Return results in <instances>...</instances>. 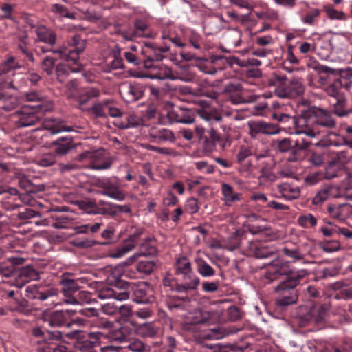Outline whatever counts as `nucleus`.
<instances>
[{
	"label": "nucleus",
	"mask_w": 352,
	"mask_h": 352,
	"mask_svg": "<svg viewBox=\"0 0 352 352\" xmlns=\"http://www.w3.org/2000/svg\"><path fill=\"white\" fill-rule=\"evenodd\" d=\"M308 275L307 270H292L287 263L273 261L265 273L270 282L280 280L275 291L278 294L277 304L285 306L294 304L298 299L296 287L305 280Z\"/></svg>",
	"instance_id": "obj_1"
},
{
	"label": "nucleus",
	"mask_w": 352,
	"mask_h": 352,
	"mask_svg": "<svg viewBox=\"0 0 352 352\" xmlns=\"http://www.w3.org/2000/svg\"><path fill=\"white\" fill-rule=\"evenodd\" d=\"M58 289L44 284H31L25 287L24 298L15 299L11 307L12 311L28 316L34 309L44 306L54 307Z\"/></svg>",
	"instance_id": "obj_2"
},
{
	"label": "nucleus",
	"mask_w": 352,
	"mask_h": 352,
	"mask_svg": "<svg viewBox=\"0 0 352 352\" xmlns=\"http://www.w3.org/2000/svg\"><path fill=\"white\" fill-rule=\"evenodd\" d=\"M130 292L132 299L139 304H148L154 300L153 290L151 285L146 282H139L135 284L116 279L115 283L111 286H104L98 292V297L100 299L114 298L117 300H125L129 298Z\"/></svg>",
	"instance_id": "obj_3"
},
{
	"label": "nucleus",
	"mask_w": 352,
	"mask_h": 352,
	"mask_svg": "<svg viewBox=\"0 0 352 352\" xmlns=\"http://www.w3.org/2000/svg\"><path fill=\"white\" fill-rule=\"evenodd\" d=\"M305 120V134L310 138L317 136H336L333 130L337 127V120L333 112L305 103V110L302 111Z\"/></svg>",
	"instance_id": "obj_4"
},
{
	"label": "nucleus",
	"mask_w": 352,
	"mask_h": 352,
	"mask_svg": "<svg viewBox=\"0 0 352 352\" xmlns=\"http://www.w3.org/2000/svg\"><path fill=\"white\" fill-rule=\"evenodd\" d=\"M37 40L47 44V46H41L40 50L45 53H52L58 56H69L73 60L77 58L76 52H83L85 47V41L80 36L76 34L69 41L68 46L56 47L57 41L56 33L52 29L44 25H39L35 30Z\"/></svg>",
	"instance_id": "obj_5"
},
{
	"label": "nucleus",
	"mask_w": 352,
	"mask_h": 352,
	"mask_svg": "<svg viewBox=\"0 0 352 352\" xmlns=\"http://www.w3.org/2000/svg\"><path fill=\"white\" fill-rule=\"evenodd\" d=\"M31 343L35 352H69L63 345L52 347L54 341L65 340L61 331L58 330H43L37 327L32 330Z\"/></svg>",
	"instance_id": "obj_6"
},
{
	"label": "nucleus",
	"mask_w": 352,
	"mask_h": 352,
	"mask_svg": "<svg viewBox=\"0 0 352 352\" xmlns=\"http://www.w3.org/2000/svg\"><path fill=\"white\" fill-rule=\"evenodd\" d=\"M67 338L72 340V344L80 352H96L93 348L99 344L104 334L100 331H85L75 330L65 334Z\"/></svg>",
	"instance_id": "obj_7"
},
{
	"label": "nucleus",
	"mask_w": 352,
	"mask_h": 352,
	"mask_svg": "<svg viewBox=\"0 0 352 352\" xmlns=\"http://www.w3.org/2000/svg\"><path fill=\"white\" fill-rule=\"evenodd\" d=\"M141 53L144 57L143 67L151 68L156 66L155 63H159L169 55H173L170 45L165 42L163 45H157L154 42H145L144 46L141 47Z\"/></svg>",
	"instance_id": "obj_8"
},
{
	"label": "nucleus",
	"mask_w": 352,
	"mask_h": 352,
	"mask_svg": "<svg viewBox=\"0 0 352 352\" xmlns=\"http://www.w3.org/2000/svg\"><path fill=\"white\" fill-rule=\"evenodd\" d=\"M195 136L199 139L204 152L207 153H212L215 149L217 144L221 148H225L226 146L225 138L212 128L206 131L203 127L196 126Z\"/></svg>",
	"instance_id": "obj_9"
},
{
	"label": "nucleus",
	"mask_w": 352,
	"mask_h": 352,
	"mask_svg": "<svg viewBox=\"0 0 352 352\" xmlns=\"http://www.w3.org/2000/svg\"><path fill=\"white\" fill-rule=\"evenodd\" d=\"M97 186L101 189V195L109 197L116 201H122L125 199L126 194L122 190L120 179L117 177L99 178L96 182Z\"/></svg>",
	"instance_id": "obj_10"
},
{
	"label": "nucleus",
	"mask_w": 352,
	"mask_h": 352,
	"mask_svg": "<svg viewBox=\"0 0 352 352\" xmlns=\"http://www.w3.org/2000/svg\"><path fill=\"white\" fill-rule=\"evenodd\" d=\"M304 91L303 79L298 77L285 79L276 89V95L282 98H296L301 96Z\"/></svg>",
	"instance_id": "obj_11"
},
{
	"label": "nucleus",
	"mask_w": 352,
	"mask_h": 352,
	"mask_svg": "<svg viewBox=\"0 0 352 352\" xmlns=\"http://www.w3.org/2000/svg\"><path fill=\"white\" fill-rule=\"evenodd\" d=\"M302 110H305V103L304 102L298 107V116H290L288 114L276 111L272 113V117L281 123L292 124L296 129L295 133L302 134L305 133V118L302 115Z\"/></svg>",
	"instance_id": "obj_12"
},
{
	"label": "nucleus",
	"mask_w": 352,
	"mask_h": 352,
	"mask_svg": "<svg viewBox=\"0 0 352 352\" xmlns=\"http://www.w3.org/2000/svg\"><path fill=\"white\" fill-rule=\"evenodd\" d=\"M26 258L21 255H8L0 248V275L10 277L12 276L18 266L25 264Z\"/></svg>",
	"instance_id": "obj_13"
},
{
	"label": "nucleus",
	"mask_w": 352,
	"mask_h": 352,
	"mask_svg": "<svg viewBox=\"0 0 352 352\" xmlns=\"http://www.w3.org/2000/svg\"><path fill=\"white\" fill-rule=\"evenodd\" d=\"M89 112L96 118H107L108 116L116 118L122 114L120 109L116 107L114 102L110 99L95 102L89 109Z\"/></svg>",
	"instance_id": "obj_14"
},
{
	"label": "nucleus",
	"mask_w": 352,
	"mask_h": 352,
	"mask_svg": "<svg viewBox=\"0 0 352 352\" xmlns=\"http://www.w3.org/2000/svg\"><path fill=\"white\" fill-rule=\"evenodd\" d=\"M23 99L27 102L35 103V104L28 107L38 113L48 112L54 108L52 101L40 91L26 92L23 96Z\"/></svg>",
	"instance_id": "obj_15"
},
{
	"label": "nucleus",
	"mask_w": 352,
	"mask_h": 352,
	"mask_svg": "<svg viewBox=\"0 0 352 352\" xmlns=\"http://www.w3.org/2000/svg\"><path fill=\"white\" fill-rule=\"evenodd\" d=\"M38 113L29 107H23L13 114V122L19 128L33 126L38 123L41 119Z\"/></svg>",
	"instance_id": "obj_16"
},
{
	"label": "nucleus",
	"mask_w": 352,
	"mask_h": 352,
	"mask_svg": "<svg viewBox=\"0 0 352 352\" xmlns=\"http://www.w3.org/2000/svg\"><path fill=\"white\" fill-rule=\"evenodd\" d=\"M80 160H88L94 170H106L111 166L112 162L106 157L104 151H85L79 155Z\"/></svg>",
	"instance_id": "obj_17"
},
{
	"label": "nucleus",
	"mask_w": 352,
	"mask_h": 352,
	"mask_svg": "<svg viewBox=\"0 0 352 352\" xmlns=\"http://www.w3.org/2000/svg\"><path fill=\"white\" fill-rule=\"evenodd\" d=\"M19 186L23 190H26L25 193H20L15 188H5L3 186H0V195H6V197L8 198L10 195L16 196L19 199L23 204H28L32 199V184L30 180L23 177L20 178L18 182Z\"/></svg>",
	"instance_id": "obj_18"
},
{
	"label": "nucleus",
	"mask_w": 352,
	"mask_h": 352,
	"mask_svg": "<svg viewBox=\"0 0 352 352\" xmlns=\"http://www.w3.org/2000/svg\"><path fill=\"white\" fill-rule=\"evenodd\" d=\"M77 58L73 60L69 56H58L60 59H63L67 62V65L57 64L54 72L56 74L58 80L63 82L66 77L70 72H78L82 69V65L79 62V55L82 52H76Z\"/></svg>",
	"instance_id": "obj_19"
},
{
	"label": "nucleus",
	"mask_w": 352,
	"mask_h": 352,
	"mask_svg": "<svg viewBox=\"0 0 352 352\" xmlns=\"http://www.w3.org/2000/svg\"><path fill=\"white\" fill-rule=\"evenodd\" d=\"M197 114L198 110L177 107L168 111L167 118L170 122L188 124L194 122Z\"/></svg>",
	"instance_id": "obj_20"
},
{
	"label": "nucleus",
	"mask_w": 352,
	"mask_h": 352,
	"mask_svg": "<svg viewBox=\"0 0 352 352\" xmlns=\"http://www.w3.org/2000/svg\"><path fill=\"white\" fill-rule=\"evenodd\" d=\"M123 37L126 40H133L137 37H153L147 19H136L133 22V28L124 32Z\"/></svg>",
	"instance_id": "obj_21"
},
{
	"label": "nucleus",
	"mask_w": 352,
	"mask_h": 352,
	"mask_svg": "<svg viewBox=\"0 0 352 352\" xmlns=\"http://www.w3.org/2000/svg\"><path fill=\"white\" fill-rule=\"evenodd\" d=\"M144 233V229L138 228L131 234L120 246H118L114 252L111 253L113 258H120L126 253L131 252L136 245H138L142 241L140 237Z\"/></svg>",
	"instance_id": "obj_22"
},
{
	"label": "nucleus",
	"mask_w": 352,
	"mask_h": 352,
	"mask_svg": "<svg viewBox=\"0 0 352 352\" xmlns=\"http://www.w3.org/2000/svg\"><path fill=\"white\" fill-rule=\"evenodd\" d=\"M88 213L96 214L115 216L117 211L113 210L114 204L99 200L98 202H82L80 205Z\"/></svg>",
	"instance_id": "obj_23"
},
{
	"label": "nucleus",
	"mask_w": 352,
	"mask_h": 352,
	"mask_svg": "<svg viewBox=\"0 0 352 352\" xmlns=\"http://www.w3.org/2000/svg\"><path fill=\"white\" fill-rule=\"evenodd\" d=\"M156 268V263L154 261H141L135 264L134 268H129L126 270V276L131 278H144L152 274Z\"/></svg>",
	"instance_id": "obj_24"
},
{
	"label": "nucleus",
	"mask_w": 352,
	"mask_h": 352,
	"mask_svg": "<svg viewBox=\"0 0 352 352\" xmlns=\"http://www.w3.org/2000/svg\"><path fill=\"white\" fill-rule=\"evenodd\" d=\"M179 276V285L177 286L179 294H188L192 292H195L201 283L199 277L194 271L180 275Z\"/></svg>",
	"instance_id": "obj_25"
},
{
	"label": "nucleus",
	"mask_w": 352,
	"mask_h": 352,
	"mask_svg": "<svg viewBox=\"0 0 352 352\" xmlns=\"http://www.w3.org/2000/svg\"><path fill=\"white\" fill-rule=\"evenodd\" d=\"M210 63L214 65V68L204 71L206 74H214L217 70H222L226 69V65L232 67L233 65H238L243 66L244 64L241 63V60L235 56L226 57L221 55H212L210 57Z\"/></svg>",
	"instance_id": "obj_26"
},
{
	"label": "nucleus",
	"mask_w": 352,
	"mask_h": 352,
	"mask_svg": "<svg viewBox=\"0 0 352 352\" xmlns=\"http://www.w3.org/2000/svg\"><path fill=\"white\" fill-rule=\"evenodd\" d=\"M59 283L61 286V292L64 296L63 301L66 304L72 305L70 299L76 296V294L80 288L78 280L64 276L60 280Z\"/></svg>",
	"instance_id": "obj_27"
},
{
	"label": "nucleus",
	"mask_w": 352,
	"mask_h": 352,
	"mask_svg": "<svg viewBox=\"0 0 352 352\" xmlns=\"http://www.w3.org/2000/svg\"><path fill=\"white\" fill-rule=\"evenodd\" d=\"M18 266L16 268L15 273L17 277V287L20 288L23 286L26 283L33 280H38L39 278V272L32 265H27L25 267H20Z\"/></svg>",
	"instance_id": "obj_28"
},
{
	"label": "nucleus",
	"mask_w": 352,
	"mask_h": 352,
	"mask_svg": "<svg viewBox=\"0 0 352 352\" xmlns=\"http://www.w3.org/2000/svg\"><path fill=\"white\" fill-rule=\"evenodd\" d=\"M136 327L133 322H125L120 328L111 332L110 338L119 342L127 343L135 334Z\"/></svg>",
	"instance_id": "obj_29"
},
{
	"label": "nucleus",
	"mask_w": 352,
	"mask_h": 352,
	"mask_svg": "<svg viewBox=\"0 0 352 352\" xmlns=\"http://www.w3.org/2000/svg\"><path fill=\"white\" fill-rule=\"evenodd\" d=\"M148 135L151 141L157 144L166 142H173L175 141V135L172 131L162 126L151 127L148 131Z\"/></svg>",
	"instance_id": "obj_30"
},
{
	"label": "nucleus",
	"mask_w": 352,
	"mask_h": 352,
	"mask_svg": "<svg viewBox=\"0 0 352 352\" xmlns=\"http://www.w3.org/2000/svg\"><path fill=\"white\" fill-rule=\"evenodd\" d=\"M196 102L202 107L198 109V115L204 120L211 122H219L222 120V114L216 109H210L207 101L198 100Z\"/></svg>",
	"instance_id": "obj_31"
},
{
	"label": "nucleus",
	"mask_w": 352,
	"mask_h": 352,
	"mask_svg": "<svg viewBox=\"0 0 352 352\" xmlns=\"http://www.w3.org/2000/svg\"><path fill=\"white\" fill-rule=\"evenodd\" d=\"M250 251L258 258H265L276 256L275 248L263 243L252 242L250 244Z\"/></svg>",
	"instance_id": "obj_32"
},
{
	"label": "nucleus",
	"mask_w": 352,
	"mask_h": 352,
	"mask_svg": "<svg viewBox=\"0 0 352 352\" xmlns=\"http://www.w3.org/2000/svg\"><path fill=\"white\" fill-rule=\"evenodd\" d=\"M70 313L68 311H55L47 316L46 321L52 327L70 326Z\"/></svg>",
	"instance_id": "obj_33"
},
{
	"label": "nucleus",
	"mask_w": 352,
	"mask_h": 352,
	"mask_svg": "<svg viewBox=\"0 0 352 352\" xmlns=\"http://www.w3.org/2000/svg\"><path fill=\"white\" fill-rule=\"evenodd\" d=\"M327 212L331 217L339 220H344L352 216V206L349 204H343L338 206L329 204Z\"/></svg>",
	"instance_id": "obj_34"
},
{
	"label": "nucleus",
	"mask_w": 352,
	"mask_h": 352,
	"mask_svg": "<svg viewBox=\"0 0 352 352\" xmlns=\"http://www.w3.org/2000/svg\"><path fill=\"white\" fill-rule=\"evenodd\" d=\"M319 75V82L321 85H328L333 80L336 79V69L327 65L318 64L314 67Z\"/></svg>",
	"instance_id": "obj_35"
},
{
	"label": "nucleus",
	"mask_w": 352,
	"mask_h": 352,
	"mask_svg": "<svg viewBox=\"0 0 352 352\" xmlns=\"http://www.w3.org/2000/svg\"><path fill=\"white\" fill-rule=\"evenodd\" d=\"M42 125L51 134L72 131L71 126H66L63 120L56 118H46L43 120Z\"/></svg>",
	"instance_id": "obj_36"
},
{
	"label": "nucleus",
	"mask_w": 352,
	"mask_h": 352,
	"mask_svg": "<svg viewBox=\"0 0 352 352\" xmlns=\"http://www.w3.org/2000/svg\"><path fill=\"white\" fill-rule=\"evenodd\" d=\"M122 119L115 122L116 126L122 129L131 127H138L142 124L143 120L135 114H123L122 113Z\"/></svg>",
	"instance_id": "obj_37"
},
{
	"label": "nucleus",
	"mask_w": 352,
	"mask_h": 352,
	"mask_svg": "<svg viewBox=\"0 0 352 352\" xmlns=\"http://www.w3.org/2000/svg\"><path fill=\"white\" fill-rule=\"evenodd\" d=\"M19 43L17 44V50L28 60L32 63L34 62L33 53L30 47V40L27 32H21L18 35Z\"/></svg>",
	"instance_id": "obj_38"
},
{
	"label": "nucleus",
	"mask_w": 352,
	"mask_h": 352,
	"mask_svg": "<svg viewBox=\"0 0 352 352\" xmlns=\"http://www.w3.org/2000/svg\"><path fill=\"white\" fill-rule=\"evenodd\" d=\"M277 147L280 152H291L292 157L291 160H296V149L298 150V140H293L291 138H283L277 140Z\"/></svg>",
	"instance_id": "obj_39"
},
{
	"label": "nucleus",
	"mask_w": 352,
	"mask_h": 352,
	"mask_svg": "<svg viewBox=\"0 0 352 352\" xmlns=\"http://www.w3.org/2000/svg\"><path fill=\"white\" fill-rule=\"evenodd\" d=\"M21 67L20 63L15 59L14 57L10 56L8 59L3 60L0 64V77L3 75L12 74L13 77L16 76V74L14 72L16 69Z\"/></svg>",
	"instance_id": "obj_40"
},
{
	"label": "nucleus",
	"mask_w": 352,
	"mask_h": 352,
	"mask_svg": "<svg viewBox=\"0 0 352 352\" xmlns=\"http://www.w3.org/2000/svg\"><path fill=\"white\" fill-rule=\"evenodd\" d=\"M195 263L197 272L203 278H210L215 276L216 270L203 258H196Z\"/></svg>",
	"instance_id": "obj_41"
},
{
	"label": "nucleus",
	"mask_w": 352,
	"mask_h": 352,
	"mask_svg": "<svg viewBox=\"0 0 352 352\" xmlns=\"http://www.w3.org/2000/svg\"><path fill=\"white\" fill-rule=\"evenodd\" d=\"M156 66H153L151 69L153 72L150 74L151 78H156L160 80L165 79H175L172 70L170 67L161 65L159 63H155Z\"/></svg>",
	"instance_id": "obj_42"
},
{
	"label": "nucleus",
	"mask_w": 352,
	"mask_h": 352,
	"mask_svg": "<svg viewBox=\"0 0 352 352\" xmlns=\"http://www.w3.org/2000/svg\"><path fill=\"white\" fill-rule=\"evenodd\" d=\"M282 253L287 257L292 259V262L302 261L305 258L306 253L300 246L287 245L281 250Z\"/></svg>",
	"instance_id": "obj_43"
},
{
	"label": "nucleus",
	"mask_w": 352,
	"mask_h": 352,
	"mask_svg": "<svg viewBox=\"0 0 352 352\" xmlns=\"http://www.w3.org/2000/svg\"><path fill=\"white\" fill-rule=\"evenodd\" d=\"M278 189L282 196L287 200L297 199L300 195V190L298 186L287 183L278 184Z\"/></svg>",
	"instance_id": "obj_44"
},
{
	"label": "nucleus",
	"mask_w": 352,
	"mask_h": 352,
	"mask_svg": "<svg viewBox=\"0 0 352 352\" xmlns=\"http://www.w3.org/2000/svg\"><path fill=\"white\" fill-rule=\"evenodd\" d=\"M58 58V55H54L52 53L44 56L40 65L42 72L48 76L54 74L57 65L56 61Z\"/></svg>",
	"instance_id": "obj_45"
},
{
	"label": "nucleus",
	"mask_w": 352,
	"mask_h": 352,
	"mask_svg": "<svg viewBox=\"0 0 352 352\" xmlns=\"http://www.w3.org/2000/svg\"><path fill=\"white\" fill-rule=\"evenodd\" d=\"M327 309L324 305L314 306L309 312L305 316L307 322H314L319 323L324 319Z\"/></svg>",
	"instance_id": "obj_46"
},
{
	"label": "nucleus",
	"mask_w": 352,
	"mask_h": 352,
	"mask_svg": "<svg viewBox=\"0 0 352 352\" xmlns=\"http://www.w3.org/2000/svg\"><path fill=\"white\" fill-rule=\"evenodd\" d=\"M52 144L56 146V153L59 155H64L74 148L72 138L68 137L58 138Z\"/></svg>",
	"instance_id": "obj_47"
},
{
	"label": "nucleus",
	"mask_w": 352,
	"mask_h": 352,
	"mask_svg": "<svg viewBox=\"0 0 352 352\" xmlns=\"http://www.w3.org/2000/svg\"><path fill=\"white\" fill-rule=\"evenodd\" d=\"M144 92V87L138 83H133L127 85L126 96L128 102H134L141 98Z\"/></svg>",
	"instance_id": "obj_48"
},
{
	"label": "nucleus",
	"mask_w": 352,
	"mask_h": 352,
	"mask_svg": "<svg viewBox=\"0 0 352 352\" xmlns=\"http://www.w3.org/2000/svg\"><path fill=\"white\" fill-rule=\"evenodd\" d=\"M140 254L142 256H155L157 253L155 241L150 237L145 239L139 245Z\"/></svg>",
	"instance_id": "obj_49"
},
{
	"label": "nucleus",
	"mask_w": 352,
	"mask_h": 352,
	"mask_svg": "<svg viewBox=\"0 0 352 352\" xmlns=\"http://www.w3.org/2000/svg\"><path fill=\"white\" fill-rule=\"evenodd\" d=\"M174 269L175 274L178 276L193 271L190 260L186 256H180L176 259Z\"/></svg>",
	"instance_id": "obj_50"
},
{
	"label": "nucleus",
	"mask_w": 352,
	"mask_h": 352,
	"mask_svg": "<svg viewBox=\"0 0 352 352\" xmlns=\"http://www.w3.org/2000/svg\"><path fill=\"white\" fill-rule=\"evenodd\" d=\"M222 194L224 197L226 204L228 206L234 202L240 201L241 199V194L234 192L233 188L226 183H223L221 186Z\"/></svg>",
	"instance_id": "obj_51"
},
{
	"label": "nucleus",
	"mask_w": 352,
	"mask_h": 352,
	"mask_svg": "<svg viewBox=\"0 0 352 352\" xmlns=\"http://www.w3.org/2000/svg\"><path fill=\"white\" fill-rule=\"evenodd\" d=\"M185 41H188L190 45L197 50H201L204 43V37L194 30H190L185 33Z\"/></svg>",
	"instance_id": "obj_52"
},
{
	"label": "nucleus",
	"mask_w": 352,
	"mask_h": 352,
	"mask_svg": "<svg viewBox=\"0 0 352 352\" xmlns=\"http://www.w3.org/2000/svg\"><path fill=\"white\" fill-rule=\"evenodd\" d=\"M190 298L188 296H170L166 300V305L170 311L184 309V302H188Z\"/></svg>",
	"instance_id": "obj_53"
},
{
	"label": "nucleus",
	"mask_w": 352,
	"mask_h": 352,
	"mask_svg": "<svg viewBox=\"0 0 352 352\" xmlns=\"http://www.w3.org/2000/svg\"><path fill=\"white\" fill-rule=\"evenodd\" d=\"M128 344L123 347L124 350L131 352H150V346L138 338H131Z\"/></svg>",
	"instance_id": "obj_54"
},
{
	"label": "nucleus",
	"mask_w": 352,
	"mask_h": 352,
	"mask_svg": "<svg viewBox=\"0 0 352 352\" xmlns=\"http://www.w3.org/2000/svg\"><path fill=\"white\" fill-rule=\"evenodd\" d=\"M226 91L230 92L229 100L233 104H243V91L239 85H230L226 87Z\"/></svg>",
	"instance_id": "obj_55"
},
{
	"label": "nucleus",
	"mask_w": 352,
	"mask_h": 352,
	"mask_svg": "<svg viewBox=\"0 0 352 352\" xmlns=\"http://www.w3.org/2000/svg\"><path fill=\"white\" fill-rule=\"evenodd\" d=\"M332 187L329 185L322 186L318 190L316 195L312 199V204L315 206H320L331 196Z\"/></svg>",
	"instance_id": "obj_56"
},
{
	"label": "nucleus",
	"mask_w": 352,
	"mask_h": 352,
	"mask_svg": "<svg viewBox=\"0 0 352 352\" xmlns=\"http://www.w3.org/2000/svg\"><path fill=\"white\" fill-rule=\"evenodd\" d=\"M351 111L352 110L347 107L346 100L344 97L336 98L332 111L335 116L344 117Z\"/></svg>",
	"instance_id": "obj_57"
},
{
	"label": "nucleus",
	"mask_w": 352,
	"mask_h": 352,
	"mask_svg": "<svg viewBox=\"0 0 352 352\" xmlns=\"http://www.w3.org/2000/svg\"><path fill=\"white\" fill-rule=\"evenodd\" d=\"M336 79L344 83V88L348 90L352 85V68L348 67L345 69H336Z\"/></svg>",
	"instance_id": "obj_58"
},
{
	"label": "nucleus",
	"mask_w": 352,
	"mask_h": 352,
	"mask_svg": "<svg viewBox=\"0 0 352 352\" xmlns=\"http://www.w3.org/2000/svg\"><path fill=\"white\" fill-rule=\"evenodd\" d=\"M328 85L326 91L329 96L336 98V99L343 97L342 89L344 88V85L340 80L334 79Z\"/></svg>",
	"instance_id": "obj_59"
},
{
	"label": "nucleus",
	"mask_w": 352,
	"mask_h": 352,
	"mask_svg": "<svg viewBox=\"0 0 352 352\" xmlns=\"http://www.w3.org/2000/svg\"><path fill=\"white\" fill-rule=\"evenodd\" d=\"M153 344L160 347V352H173L177 346V342L173 336H167L162 341L155 342Z\"/></svg>",
	"instance_id": "obj_60"
},
{
	"label": "nucleus",
	"mask_w": 352,
	"mask_h": 352,
	"mask_svg": "<svg viewBox=\"0 0 352 352\" xmlns=\"http://www.w3.org/2000/svg\"><path fill=\"white\" fill-rule=\"evenodd\" d=\"M100 95V91L98 89L94 87L88 88L78 96V102L80 104L83 105L87 104L91 99L98 98Z\"/></svg>",
	"instance_id": "obj_61"
},
{
	"label": "nucleus",
	"mask_w": 352,
	"mask_h": 352,
	"mask_svg": "<svg viewBox=\"0 0 352 352\" xmlns=\"http://www.w3.org/2000/svg\"><path fill=\"white\" fill-rule=\"evenodd\" d=\"M138 333L144 338H153L159 333V329L153 323H145L138 329Z\"/></svg>",
	"instance_id": "obj_62"
},
{
	"label": "nucleus",
	"mask_w": 352,
	"mask_h": 352,
	"mask_svg": "<svg viewBox=\"0 0 352 352\" xmlns=\"http://www.w3.org/2000/svg\"><path fill=\"white\" fill-rule=\"evenodd\" d=\"M50 11L59 17L75 19V14L69 12L67 7L58 3H53L50 6Z\"/></svg>",
	"instance_id": "obj_63"
},
{
	"label": "nucleus",
	"mask_w": 352,
	"mask_h": 352,
	"mask_svg": "<svg viewBox=\"0 0 352 352\" xmlns=\"http://www.w3.org/2000/svg\"><path fill=\"white\" fill-rule=\"evenodd\" d=\"M19 86L16 83V76L13 77L12 74L0 77V91L3 89H18Z\"/></svg>",
	"instance_id": "obj_64"
}]
</instances>
